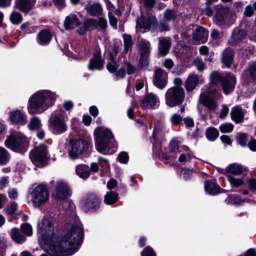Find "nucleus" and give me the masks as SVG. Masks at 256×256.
Here are the masks:
<instances>
[{"mask_svg":"<svg viewBox=\"0 0 256 256\" xmlns=\"http://www.w3.org/2000/svg\"><path fill=\"white\" fill-rule=\"evenodd\" d=\"M40 243L52 256H70L78 250L83 238L82 226L74 212L69 218L60 240L54 233V222L44 216L38 224Z\"/></svg>","mask_w":256,"mask_h":256,"instance_id":"nucleus-1","label":"nucleus"},{"mask_svg":"<svg viewBox=\"0 0 256 256\" xmlns=\"http://www.w3.org/2000/svg\"><path fill=\"white\" fill-rule=\"evenodd\" d=\"M56 98V94L49 90L36 92L30 98L28 110L30 114H41L52 106Z\"/></svg>","mask_w":256,"mask_h":256,"instance_id":"nucleus-2","label":"nucleus"},{"mask_svg":"<svg viewBox=\"0 0 256 256\" xmlns=\"http://www.w3.org/2000/svg\"><path fill=\"white\" fill-rule=\"evenodd\" d=\"M96 150L103 154H112L116 150L114 143V135L110 130L104 127L97 128L94 130Z\"/></svg>","mask_w":256,"mask_h":256,"instance_id":"nucleus-3","label":"nucleus"},{"mask_svg":"<svg viewBox=\"0 0 256 256\" xmlns=\"http://www.w3.org/2000/svg\"><path fill=\"white\" fill-rule=\"evenodd\" d=\"M210 84L209 90H218L214 88V86L220 84L222 86L223 92L226 94H228L234 90L236 84L235 77L231 74H228L226 77L224 78L222 76L220 72H213L210 74Z\"/></svg>","mask_w":256,"mask_h":256,"instance_id":"nucleus-4","label":"nucleus"},{"mask_svg":"<svg viewBox=\"0 0 256 256\" xmlns=\"http://www.w3.org/2000/svg\"><path fill=\"white\" fill-rule=\"evenodd\" d=\"M66 120V114L64 110L55 111L50 118L49 128L54 134H62L67 130Z\"/></svg>","mask_w":256,"mask_h":256,"instance_id":"nucleus-5","label":"nucleus"},{"mask_svg":"<svg viewBox=\"0 0 256 256\" xmlns=\"http://www.w3.org/2000/svg\"><path fill=\"white\" fill-rule=\"evenodd\" d=\"M29 140L21 132L17 131L12 132L5 141L6 147L16 152L26 151L28 146Z\"/></svg>","mask_w":256,"mask_h":256,"instance_id":"nucleus-6","label":"nucleus"},{"mask_svg":"<svg viewBox=\"0 0 256 256\" xmlns=\"http://www.w3.org/2000/svg\"><path fill=\"white\" fill-rule=\"evenodd\" d=\"M184 98V91L182 86L172 87L167 90L165 94L166 104L170 107L181 104Z\"/></svg>","mask_w":256,"mask_h":256,"instance_id":"nucleus-7","label":"nucleus"},{"mask_svg":"<svg viewBox=\"0 0 256 256\" xmlns=\"http://www.w3.org/2000/svg\"><path fill=\"white\" fill-rule=\"evenodd\" d=\"M208 95L200 94V100L210 112H215L218 108V101L221 98L222 96L220 90H208Z\"/></svg>","mask_w":256,"mask_h":256,"instance_id":"nucleus-8","label":"nucleus"},{"mask_svg":"<svg viewBox=\"0 0 256 256\" xmlns=\"http://www.w3.org/2000/svg\"><path fill=\"white\" fill-rule=\"evenodd\" d=\"M31 200L36 206L45 204L49 199V194L46 186L40 184L34 187L30 193Z\"/></svg>","mask_w":256,"mask_h":256,"instance_id":"nucleus-9","label":"nucleus"},{"mask_svg":"<svg viewBox=\"0 0 256 256\" xmlns=\"http://www.w3.org/2000/svg\"><path fill=\"white\" fill-rule=\"evenodd\" d=\"M30 158L36 166L42 167L46 164L50 155L47 148L43 144H40L31 151Z\"/></svg>","mask_w":256,"mask_h":256,"instance_id":"nucleus-10","label":"nucleus"},{"mask_svg":"<svg viewBox=\"0 0 256 256\" xmlns=\"http://www.w3.org/2000/svg\"><path fill=\"white\" fill-rule=\"evenodd\" d=\"M89 140H78L74 142L72 144V148L69 151V156L72 159H75L79 154L86 150L89 146Z\"/></svg>","mask_w":256,"mask_h":256,"instance_id":"nucleus-11","label":"nucleus"},{"mask_svg":"<svg viewBox=\"0 0 256 256\" xmlns=\"http://www.w3.org/2000/svg\"><path fill=\"white\" fill-rule=\"evenodd\" d=\"M70 195L68 186L64 182H58L54 188V197L58 200H64Z\"/></svg>","mask_w":256,"mask_h":256,"instance_id":"nucleus-12","label":"nucleus"},{"mask_svg":"<svg viewBox=\"0 0 256 256\" xmlns=\"http://www.w3.org/2000/svg\"><path fill=\"white\" fill-rule=\"evenodd\" d=\"M160 99L153 93H148L140 101V105L144 110L156 108L159 106Z\"/></svg>","mask_w":256,"mask_h":256,"instance_id":"nucleus-13","label":"nucleus"},{"mask_svg":"<svg viewBox=\"0 0 256 256\" xmlns=\"http://www.w3.org/2000/svg\"><path fill=\"white\" fill-rule=\"evenodd\" d=\"M139 26L140 28L148 30L152 32L156 30L157 28V21L156 17L150 16L145 18L142 16L138 18L136 21V28Z\"/></svg>","mask_w":256,"mask_h":256,"instance_id":"nucleus-14","label":"nucleus"},{"mask_svg":"<svg viewBox=\"0 0 256 256\" xmlns=\"http://www.w3.org/2000/svg\"><path fill=\"white\" fill-rule=\"evenodd\" d=\"M244 85L252 86L256 83V62H251L242 77Z\"/></svg>","mask_w":256,"mask_h":256,"instance_id":"nucleus-15","label":"nucleus"},{"mask_svg":"<svg viewBox=\"0 0 256 256\" xmlns=\"http://www.w3.org/2000/svg\"><path fill=\"white\" fill-rule=\"evenodd\" d=\"M168 80V76L165 70L161 68H158L155 70L153 80L155 86L162 89L166 86Z\"/></svg>","mask_w":256,"mask_h":256,"instance_id":"nucleus-16","label":"nucleus"},{"mask_svg":"<svg viewBox=\"0 0 256 256\" xmlns=\"http://www.w3.org/2000/svg\"><path fill=\"white\" fill-rule=\"evenodd\" d=\"M229 9L222 6H217L216 8L214 22L218 26H222L228 19Z\"/></svg>","mask_w":256,"mask_h":256,"instance_id":"nucleus-17","label":"nucleus"},{"mask_svg":"<svg viewBox=\"0 0 256 256\" xmlns=\"http://www.w3.org/2000/svg\"><path fill=\"white\" fill-rule=\"evenodd\" d=\"M202 82V79L201 77L196 74H191L188 76L185 80V88L187 92H192Z\"/></svg>","mask_w":256,"mask_h":256,"instance_id":"nucleus-18","label":"nucleus"},{"mask_svg":"<svg viewBox=\"0 0 256 256\" xmlns=\"http://www.w3.org/2000/svg\"><path fill=\"white\" fill-rule=\"evenodd\" d=\"M193 40L196 44H200L206 42L208 36V32L202 26H198L192 32Z\"/></svg>","mask_w":256,"mask_h":256,"instance_id":"nucleus-19","label":"nucleus"},{"mask_svg":"<svg viewBox=\"0 0 256 256\" xmlns=\"http://www.w3.org/2000/svg\"><path fill=\"white\" fill-rule=\"evenodd\" d=\"M36 0H16L14 8L22 12H27L32 9Z\"/></svg>","mask_w":256,"mask_h":256,"instance_id":"nucleus-20","label":"nucleus"},{"mask_svg":"<svg viewBox=\"0 0 256 256\" xmlns=\"http://www.w3.org/2000/svg\"><path fill=\"white\" fill-rule=\"evenodd\" d=\"M103 66L104 62L101 58L100 54V52H96L94 54L92 58L90 60L88 68L91 70H100Z\"/></svg>","mask_w":256,"mask_h":256,"instance_id":"nucleus-21","label":"nucleus"},{"mask_svg":"<svg viewBox=\"0 0 256 256\" xmlns=\"http://www.w3.org/2000/svg\"><path fill=\"white\" fill-rule=\"evenodd\" d=\"M80 24L81 22L74 14H70L66 16L64 22V28L66 30H73L78 27Z\"/></svg>","mask_w":256,"mask_h":256,"instance_id":"nucleus-22","label":"nucleus"},{"mask_svg":"<svg viewBox=\"0 0 256 256\" xmlns=\"http://www.w3.org/2000/svg\"><path fill=\"white\" fill-rule=\"evenodd\" d=\"M10 119L14 124L23 125L26 122V116L22 111L18 110L10 112Z\"/></svg>","mask_w":256,"mask_h":256,"instance_id":"nucleus-23","label":"nucleus"},{"mask_svg":"<svg viewBox=\"0 0 256 256\" xmlns=\"http://www.w3.org/2000/svg\"><path fill=\"white\" fill-rule=\"evenodd\" d=\"M100 199L96 196L90 195L82 202L83 206L88 209L96 210L100 204Z\"/></svg>","mask_w":256,"mask_h":256,"instance_id":"nucleus-24","label":"nucleus"},{"mask_svg":"<svg viewBox=\"0 0 256 256\" xmlns=\"http://www.w3.org/2000/svg\"><path fill=\"white\" fill-rule=\"evenodd\" d=\"M52 38V34L47 30H44L38 32L37 36V42L42 46L48 44Z\"/></svg>","mask_w":256,"mask_h":256,"instance_id":"nucleus-25","label":"nucleus"},{"mask_svg":"<svg viewBox=\"0 0 256 256\" xmlns=\"http://www.w3.org/2000/svg\"><path fill=\"white\" fill-rule=\"evenodd\" d=\"M244 114V111L239 106L234 107L230 112L232 119L236 123H240L243 122Z\"/></svg>","mask_w":256,"mask_h":256,"instance_id":"nucleus-26","label":"nucleus"},{"mask_svg":"<svg viewBox=\"0 0 256 256\" xmlns=\"http://www.w3.org/2000/svg\"><path fill=\"white\" fill-rule=\"evenodd\" d=\"M86 12L92 16H97L102 14V8L98 3H88L85 6Z\"/></svg>","mask_w":256,"mask_h":256,"instance_id":"nucleus-27","label":"nucleus"},{"mask_svg":"<svg viewBox=\"0 0 256 256\" xmlns=\"http://www.w3.org/2000/svg\"><path fill=\"white\" fill-rule=\"evenodd\" d=\"M246 36L244 30L235 28L232 32L231 37V43L232 44H238L246 38Z\"/></svg>","mask_w":256,"mask_h":256,"instance_id":"nucleus-28","label":"nucleus"},{"mask_svg":"<svg viewBox=\"0 0 256 256\" xmlns=\"http://www.w3.org/2000/svg\"><path fill=\"white\" fill-rule=\"evenodd\" d=\"M247 169L242 165L233 163L229 164L226 168V171L235 176H238L246 172Z\"/></svg>","mask_w":256,"mask_h":256,"instance_id":"nucleus-29","label":"nucleus"},{"mask_svg":"<svg viewBox=\"0 0 256 256\" xmlns=\"http://www.w3.org/2000/svg\"><path fill=\"white\" fill-rule=\"evenodd\" d=\"M170 48V42L169 38H162L159 40L158 52L161 56H165Z\"/></svg>","mask_w":256,"mask_h":256,"instance_id":"nucleus-30","label":"nucleus"},{"mask_svg":"<svg viewBox=\"0 0 256 256\" xmlns=\"http://www.w3.org/2000/svg\"><path fill=\"white\" fill-rule=\"evenodd\" d=\"M78 176L82 178H87L90 174L89 167L85 164H79L76 168Z\"/></svg>","mask_w":256,"mask_h":256,"instance_id":"nucleus-31","label":"nucleus"},{"mask_svg":"<svg viewBox=\"0 0 256 256\" xmlns=\"http://www.w3.org/2000/svg\"><path fill=\"white\" fill-rule=\"evenodd\" d=\"M233 50L230 48L226 49L223 52L222 62L227 67L231 66L234 58Z\"/></svg>","mask_w":256,"mask_h":256,"instance_id":"nucleus-32","label":"nucleus"},{"mask_svg":"<svg viewBox=\"0 0 256 256\" xmlns=\"http://www.w3.org/2000/svg\"><path fill=\"white\" fill-rule=\"evenodd\" d=\"M9 234L12 240L18 244H22L26 240V238L20 233L17 228H12L9 231Z\"/></svg>","mask_w":256,"mask_h":256,"instance_id":"nucleus-33","label":"nucleus"},{"mask_svg":"<svg viewBox=\"0 0 256 256\" xmlns=\"http://www.w3.org/2000/svg\"><path fill=\"white\" fill-rule=\"evenodd\" d=\"M206 191L210 194H216L220 192V188L213 182H208L204 184Z\"/></svg>","mask_w":256,"mask_h":256,"instance_id":"nucleus-34","label":"nucleus"},{"mask_svg":"<svg viewBox=\"0 0 256 256\" xmlns=\"http://www.w3.org/2000/svg\"><path fill=\"white\" fill-rule=\"evenodd\" d=\"M170 152L172 153H180L182 152V150L184 152H188V147L186 146H180L178 142L175 140H172L170 144Z\"/></svg>","mask_w":256,"mask_h":256,"instance_id":"nucleus-35","label":"nucleus"},{"mask_svg":"<svg viewBox=\"0 0 256 256\" xmlns=\"http://www.w3.org/2000/svg\"><path fill=\"white\" fill-rule=\"evenodd\" d=\"M227 179L232 188H238L243 185L244 180L242 178H236L231 174L227 176Z\"/></svg>","mask_w":256,"mask_h":256,"instance_id":"nucleus-36","label":"nucleus"},{"mask_svg":"<svg viewBox=\"0 0 256 256\" xmlns=\"http://www.w3.org/2000/svg\"><path fill=\"white\" fill-rule=\"evenodd\" d=\"M118 200V194L114 192H109L104 196V202L106 204L112 205Z\"/></svg>","mask_w":256,"mask_h":256,"instance_id":"nucleus-37","label":"nucleus"},{"mask_svg":"<svg viewBox=\"0 0 256 256\" xmlns=\"http://www.w3.org/2000/svg\"><path fill=\"white\" fill-rule=\"evenodd\" d=\"M140 48V54H149L150 52V45L148 40H142L139 44Z\"/></svg>","mask_w":256,"mask_h":256,"instance_id":"nucleus-38","label":"nucleus"},{"mask_svg":"<svg viewBox=\"0 0 256 256\" xmlns=\"http://www.w3.org/2000/svg\"><path fill=\"white\" fill-rule=\"evenodd\" d=\"M218 130L212 127L208 128L206 132V138L211 141H214L218 137Z\"/></svg>","mask_w":256,"mask_h":256,"instance_id":"nucleus-39","label":"nucleus"},{"mask_svg":"<svg viewBox=\"0 0 256 256\" xmlns=\"http://www.w3.org/2000/svg\"><path fill=\"white\" fill-rule=\"evenodd\" d=\"M42 126L40 120L37 116H33L28 124V127L30 130H38Z\"/></svg>","mask_w":256,"mask_h":256,"instance_id":"nucleus-40","label":"nucleus"},{"mask_svg":"<svg viewBox=\"0 0 256 256\" xmlns=\"http://www.w3.org/2000/svg\"><path fill=\"white\" fill-rule=\"evenodd\" d=\"M123 38L124 41V50L126 52L131 50L132 46V36L129 34H124Z\"/></svg>","mask_w":256,"mask_h":256,"instance_id":"nucleus-41","label":"nucleus"},{"mask_svg":"<svg viewBox=\"0 0 256 256\" xmlns=\"http://www.w3.org/2000/svg\"><path fill=\"white\" fill-rule=\"evenodd\" d=\"M180 153L181 154L179 156L178 161L182 163H186L190 161L192 158L194 157L193 154L189 150L188 152H184L182 150V152Z\"/></svg>","mask_w":256,"mask_h":256,"instance_id":"nucleus-42","label":"nucleus"},{"mask_svg":"<svg viewBox=\"0 0 256 256\" xmlns=\"http://www.w3.org/2000/svg\"><path fill=\"white\" fill-rule=\"evenodd\" d=\"M96 23V20L93 18L88 19L84 23L83 26L81 27L78 30V32L80 34H83L87 30L88 25H95Z\"/></svg>","mask_w":256,"mask_h":256,"instance_id":"nucleus-43","label":"nucleus"},{"mask_svg":"<svg viewBox=\"0 0 256 256\" xmlns=\"http://www.w3.org/2000/svg\"><path fill=\"white\" fill-rule=\"evenodd\" d=\"M226 201L228 203H230L234 205H240L244 202V200H242L240 198L235 195L229 196Z\"/></svg>","mask_w":256,"mask_h":256,"instance_id":"nucleus-44","label":"nucleus"},{"mask_svg":"<svg viewBox=\"0 0 256 256\" xmlns=\"http://www.w3.org/2000/svg\"><path fill=\"white\" fill-rule=\"evenodd\" d=\"M10 20L13 24H17L22 22V17L20 13L17 12H13L10 14Z\"/></svg>","mask_w":256,"mask_h":256,"instance_id":"nucleus-45","label":"nucleus"},{"mask_svg":"<svg viewBox=\"0 0 256 256\" xmlns=\"http://www.w3.org/2000/svg\"><path fill=\"white\" fill-rule=\"evenodd\" d=\"M9 158L7 151L4 148L0 147V163H6L8 160Z\"/></svg>","mask_w":256,"mask_h":256,"instance_id":"nucleus-46","label":"nucleus"},{"mask_svg":"<svg viewBox=\"0 0 256 256\" xmlns=\"http://www.w3.org/2000/svg\"><path fill=\"white\" fill-rule=\"evenodd\" d=\"M170 120L172 124L177 126L182 122V118L177 114H174L171 116Z\"/></svg>","mask_w":256,"mask_h":256,"instance_id":"nucleus-47","label":"nucleus"},{"mask_svg":"<svg viewBox=\"0 0 256 256\" xmlns=\"http://www.w3.org/2000/svg\"><path fill=\"white\" fill-rule=\"evenodd\" d=\"M238 142L242 146H246L247 143V135L244 133H239L236 136Z\"/></svg>","mask_w":256,"mask_h":256,"instance_id":"nucleus-48","label":"nucleus"},{"mask_svg":"<svg viewBox=\"0 0 256 256\" xmlns=\"http://www.w3.org/2000/svg\"><path fill=\"white\" fill-rule=\"evenodd\" d=\"M21 229L22 232L28 235L31 236L32 234V229L31 225L28 223L24 224L21 225Z\"/></svg>","mask_w":256,"mask_h":256,"instance_id":"nucleus-49","label":"nucleus"},{"mask_svg":"<svg viewBox=\"0 0 256 256\" xmlns=\"http://www.w3.org/2000/svg\"><path fill=\"white\" fill-rule=\"evenodd\" d=\"M234 128V126L231 124H224L220 126V130L222 133L231 132Z\"/></svg>","mask_w":256,"mask_h":256,"instance_id":"nucleus-50","label":"nucleus"},{"mask_svg":"<svg viewBox=\"0 0 256 256\" xmlns=\"http://www.w3.org/2000/svg\"><path fill=\"white\" fill-rule=\"evenodd\" d=\"M164 16L168 21L174 20L176 16V14L172 10H168L164 14Z\"/></svg>","mask_w":256,"mask_h":256,"instance_id":"nucleus-51","label":"nucleus"},{"mask_svg":"<svg viewBox=\"0 0 256 256\" xmlns=\"http://www.w3.org/2000/svg\"><path fill=\"white\" fill-rule=\"evenodd\" d=\"M118 67V66L112 58L110 59V61L108 62L106 64L107 69L111 72H115Z\"/></svg>","mask_w":256,"mask_h":256,"instance_id":"nucleus-52","label":"nucleus"},{"mask_svg":"<svg viewBox=\"0 0 256 256\" xmlns=\"http://www.w3.org/2000/svg\"><path fill=\"white\" fill-rule=\"evenodd\" d=\"M142 256H156L153 249L150 246H146L141 252Z\"/></svg>","mask_w":256,"mask_h":256,"instance_id":"nucleus-53","label":"nucleus"},{"mask_svg":"<svg viewBox=\"0 0 256 256\" xmlns=\"http://www.w3.org/2000/svg\"><path fill=\"white\" fill-rule=\"evenodd\" d=\"M250 54V51L247 48L241 49L239 50L238 56L240 59L244 60L246 59Z\"/></svg>","mask_w":256,"mask_h":256,"instance_id":"nucleus-54","label":"nucleus"},{"mask_svg":"<svg viewBox=\"0 0 256 256\" xmlns=\"http://www.w3.org/2000/svg\"><path fill=\"white\" fill-rule=\"evenodd\" d=\"M98 163L100 166L104 168V170H108L109 168V164L107 159L104 158L102 157H100L98 158Z\"/></svg>","mask_w":256,"mask_h":256,"instance_id":"nucleus-55","label":"nucleus"},{"mask_svg":"<svg viewBox=\"0 0 256 256\" xmlns=\"http://www.w3.org/2000/svg\"><path fill=\"white\" fill-rule=\"evenodd\" d=\"M149 54H140V62L142 67H146L148 64Z\"/></svg>","mask_w":256,"mask_h":256,"instance_id":"nucleus-56","label":"nucleus"},{"mask_svg":"<svg viewBox=\"0 0 256 256\" xmlns=\"http://www.w3.org/2000/svg\"><path fill=\"white\" fill-rule=\"evenodd\" d=\"M118 159L122 163H126L128 160V156L126 152H121L118 156Z\"/></svg>","mask_w":256,"mask_h":256,"instance_id":"nucleus-57","label":"nucleus"},{"mask_svg":"<svg viewBox=\"0 0 256 256\" xmlns=\"http://www.w3.org/2000/svg\"><path fill=\"white\" fill-rule=\"evenodd\" d=\"M194 64L198 70L200 72L203 70L204 68V64L202 60L199 58L195 60Z\"/></svg>","mask_w":256,"mask_h":256,"instance_id":"nucleus-58","label":"nucleus"},{"mask_svg":"<svg viewBox=\"0 0 256 256\" xmlns=\"http://www.w3.org/2000/svg\"><path fill=\"white\" fill-rule=\"evenodd\" d=\"M17 204L16 202H14L10 205H8L6 208L5 210L8 214H14L16 209Z\"/></svg>","mask_w":256,"mask_h":256,"instance_id":"nucleus-59","label":"nucleus"},{"mask_svg":"<svg viewBox=\"0 0 256 256\" xmlns=\"http://www.w3.org/2000/svg\"><path fill=\"white\" fill-rule=\"evenodd\" d=\"M8 196L11 199H15L18 196V192L16 189L14 188H10L8 190Z\"/></svg>","mask_w":256,"mask_h":256,"instance_id":"nucleus-60","label":"nucleus"},{"mask_svg":"<svg viewBox=\"0 0 256 256\" xmlns=\"http://www.w3.org/2000/svg\"><path fill=\"white\" fill-rule=\"evenodd\" d=\"M184 123L186 127L192 128L194 126V120L190 116H187L184 119Z\"/></svg>","mask_w":256,"mask_h":256,"instance_id":"nucleus-61","label":"nucleus"},{"mask_svg":"<svg viewBox=\"0 0 256 256\" xmlns=\"http://www.w3.org/2000/svg\"><path fill=\"white\" fill-rule=\"evenodd\" d=\"M163 65L166 68L170 69L173 67L174 63L172 60L170 58H166L163 62Z\"/></svg>","mask_w":256,"mask_h":256,"instance_id":"nucleus-62","label":"nucleus"},{"mask_svg":"<svg viewBox=\"0 0 256 256\" xmlns=\"http://www.w3.org/2000/svg\"><path fill=\"white\" fill-rule=\"evenodd\" d=\"M229 110L228 108L225 105L222 106V108L220 111V118L221 119L224 118L228 114Z\"/></svg>","mask_w":256,"mask_h":256,"instance_id":"nucleus-63","label":"nucleus"},{"mask_svg":"<svg viewBox=\"0 0 256 256\" xmlns=\"http://www.w3.org/2000/svg\"><path fill=\"white\" fill-rule=\"evenodd\" d=\"M109 19H110V25L115 29L117 28V20L116 18L111 15L110 13H108Z\"/></svg>","mask_w":256,"mask_h":256,"instance_id":"nucleus-64","label":"nucleus"}]
</instances>
